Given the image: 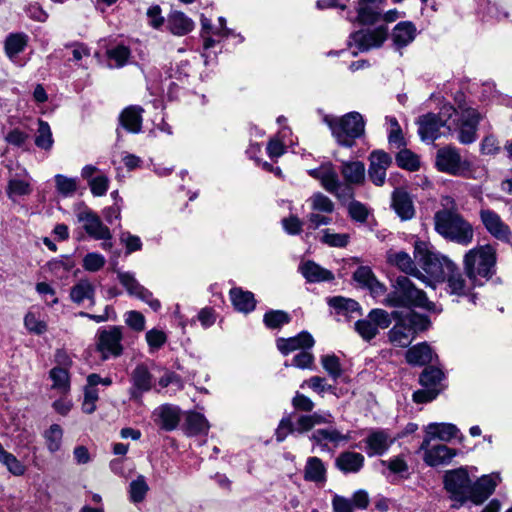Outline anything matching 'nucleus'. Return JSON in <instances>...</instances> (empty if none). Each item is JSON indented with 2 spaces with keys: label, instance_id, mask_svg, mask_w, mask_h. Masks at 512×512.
Listing matches in <instances>:
<instances>
[{
  "label": "nucleus",
  "instance_id": "obj_1",
  "mask_svg": "<svg viewBox=\"0 0 512 512\" xmlns=\"http://www.w3.org/2000/svg\"><path fill=\"white\" fill-rule=\"evenodd\" d=\"M443 205L451 207L435 213L434 226L436 232L447 240L468 246L473 241V226L454 209L455 202L453 198H443Z\"/></svg>",
  "mask_w": 512,
  "mask_h": 512
},
{
  "label": "nucleus",
  "instance_id": "obj_2",
  "mask_svg": "<svg viewBox=\"0 0 512 512\" xmlns=\"http://www.w3.org/2000/svg\"><path fill=\"white\" fill-rule=\"evenodd\" d=\"M414 256L428 275L427 280L425 276L421 280L431 287H434L435 283L444 281L446 276L456 269V265L450 259L431 251L429 244L425 241L415 242Z\"/></svg>",
  "mask_w": 512,
  "mask_h": 512
},
{
  "label": "nucleus",
  "instance_id": "obj_3",
  "mask_svg": "<svg viewBox=\"0 0 512 512\" xmlns=\"http://www.w3.org/2000/svg\"><path fill=\"white\" fill-rule=\"evenodd\" d=\"M464 270L474 285H483L495 272L496 250L491 245L470 249L464 256Z\"/></svg>",
  "mask_w": 512,
  "mask_h": 512
},
{
  "label": "nucleus",
  "instance_id": "obj_4",
  "mask_svg": "<svg viewBox=\"0 0 512 512\" xmlns=\"http://www.w3.org/2000/svg\"><path fill=\"white\" fill-rule=\"evenodd\" d=\"M392 287L393 290L387 294L383 302L386 306L434 310V303L429 301L426 294L418 289L408 277H397Z\"/></svg>",
  "mask_w": 512,
  "mask_h": 512
},
{
  "label": "nucleus",
  "instance_id": "obj_5",
  "mask_svg": "<svg viewBox=\"0 0 512 512\" xmlns=\"http://www.w3.org/2000/svg\"><path fill=\"white\" fill-rule=\"evenodd\" d=\"M324 122L331 130L336 142L347 148L355 144V140L364 135L365 121L358 112H349L342 117L326 115Z\"/></svg>",
  "mask_w": 512,
  "mask_h": 512
},
{
  "label": "nucleus",
  "instance_id": "obj_6",
  "mask_svg": "<svg viewBox=\"0 0 512 512\" xmlns=\"http://www.w3.org/2000/svg\"><path fill=\"white\" fill-rule=\"evenodd\" d=\"M392 317L397 319L396 324L389 330V341L397 347H408L417 331L425 330L428 327V319L420 314L410 311L405 316L399 312H393Z\"/></svg>",
  "mask_w": 512,
  "mask_h": 512
},
{
  "label": "nucleus",
  "instance_id": "obj_7",
  "mask_svg": "<svg viewBox=\"0 0 512 512\" xmlns=\"http://www.w3.org/2000/svg\"><path fill=\"white\" fill-rule=\"evenodd\" d=\"M455 112V108L450 105H444L439 113L426 114L418 120V133L422 141H434L446 134L442 128H446L447 132L452 131L451 118Z\"/></svg>",
  "mask_w": 512,
  "mask_h": 512
},
{
  "label": "nucleus",
  "instance_id": "obj_8",
  "mask_svg": "<svg viewBox=\"0 0 512 512\" xmlns=\"http://www.w3.org/2000/svg\"><path fill=\"white\" fill-rule=\"evenodd\" d=\"M435 166L438 171L453 176L471 177V163L463 159L459 150L453 146L438 149L435 157Z\"/></svg>",
  "mask_w": 512,
  "mask_h": 512
},
{
  "label": "nucleus",
  "instance_id": "obj_9",
  "mask_svg": "<svg viewBox=\"0 0 512 512\" xmlns=\"http://www.w3.org/2000/svg\"><path fill=\"white\" fill-rule=\"evenodd\" d=\"M444 487L455 502L454 508H459L471 498L472 483L468 471L464 467L446 471Z\"/></svg>",
  "mask_w": 512,
  "mask_h": 512
},
{
  "label": "nucleus",
  "instance_id": "obj_10",
  "mask_svg": "<svg viewBox=\"0 0 512 512\" xmlns=\"http://www.w3.org/2000/svg\"><path fill=\"white\" fill-rule=\"evenodd\" d=\"M455 118H451L452 131H458V141L461 144H471L477 138V126L480 114L472 107L459 106V111L453 112Z\"/></svg>",
  "mask_w": 512,
  "mask_h": 512
},
{
  "label": "nucleus",
  "instance_id": "obj_11",
  "mask_svg": "<svg viewBox=\"0 0 512 512\" xmlns=\"http://www.w3.org/2000/svg\"><path fill=\"white\" fill-rule=\"evenodd\" d=\"M122 328L120 326H110L105 329H99L96 334V349L101 354L103 360L111 357L117 358L123 353Z\"/></svg>",
  "mask_w": 512,
  "mask_h": 512
},
{
  "label": "nucleus",
  "instance_id": "obj_12",
  "mask_svg": "<svg viewBox=\"0 0 512 512\" xmlns=\"http://www.w3.org/2000/svg\"><path fill=\"white\" fill-rule=\"evenodd\" d=\"M308 174L319 180L321 186L329 193L334 194L339 199L343 197H351V190L347 187H343L341 184L338 173L334 169L331 163H324L318 168L311 169Z\"/></svg>",
  "mask_w": 512,
  "mask_h": 512
},
{
  "label": "nucleus",
  "instance_id": "obj_13",
  "mask_svg": "<svg viewBox=\"0 0 512 512\" xmlns=\"http://www.w3.org/2000/svg\"><path fill=\"white\" fill-rule=\"evenodd\" d=\"M391 324L389 313L383 309H372L367 317L355 323V330L365 341H370L379 333V329H386Z\"/></svg>",
  "mask_w": 512,
  "mask_h": 512
},
{
  "label": "nucleus",
  "instance_id": "obj_14",
  "mask_svg": "<svg viewBox=\"0 0 512 512\" xmlns=\"http://www.w3.org/2000/svg\"><path fill=\"white\" fill-rule=\"evenodd\" d=\"M443 378L444 373L439 368H426L420 375L423 389L414 392L413 400L417 403H426L435 399L441 391Z\"/></svg>",
  "mask_w": 512,
  "mask_h": 512
},
{
  "label": "nucleus",
  "instance_id": "obj_15",
  "mask_svg": "<svg viewBox=\"0 0 512 512\" xmlns=\"http://www.w3.org/2000/svg\"><path fill=\"white\" fill-rule=\"evenodd\" d=\"M387 35L388 30L384 25L373 30L357 31L351 34L349 45L357 49V51H353V54L356 55L357 52H364L371 48L380 47L386 40Z\"/></svg>",
  "mask_w": 512,
  "mask_h": 512
},
{
  "label": "nucleus",
  "instance_id": "obj_16",
  "mask_svg": "<svg viewBox=\"0 0 512 512\" xmlns=\"http://www.w3.org/2000/svg\"><path fill=\"white\" fill-rule=\"evenodd\" d=\"M77 220L82 224L86 233L95 240H111L109 228L103 224L99 216L91 209L84 207L76 214Z\"/></svg>",
  "mask_w": 512,
  "mask_h": 512
},
{
  "label": "nucleus",
  "instance_id": "obj_17",
  "mask_svg": "<svg viewBox=\"0 0 512 512\" xmlns=\"http://www.w3.org/2000/svg\"><path fill=\"white\" fill-rule=\"evenodd\" d=\"M479 216L483 226L490 235L497 240L512 244V231L498 213L491 209H481Z\"/></svg>",
  "mask_w": 512,
  "mask_h": 512
},
{
  "label": "nucleus",
  "instance_id": "obj_18",
  "mask_svg": "<svg viewBox=\"0 0 512 512\" xmlns=\"http://www.w3.org/2000/svg\"><path fill=\"white\" fill-rule=\"evenodd\" d=\"M419 450L423 452V461L430 467H439L449 465L453 458L458 455V450L450 448L444 444L424 446L422 441Z\"/></svg>",
  "mask_w": 512,
  "mask_h": 512
},
{
  "label": "nucleus",
  "instance_id": "obj_19",
  "mask_svg": "<svg viewBox=\"0 0 512 512\" xmlns=\"http://www.w3.org/2000/svg\"><path fill=\"white\" fill-rule=\"evenodd\" d=\"M369 161V178L375 185L382 186L385 183L386 171L392 163V158L383 150H375L370 154Z\"/></svg>",
  "mask_w": 512,
  "mask_h": 512
},
{
  "label": "nucleus",
  "instance_id": "obj_20",
  "mask_svg": "<svg viewBox=\"0 0 512 512\" xmlns=\"http://www.w3.org/2000/svg\"><path fill=\"white\" fill-rule=\"evenodd\" d=\"M500 480L498 473L480 477L475 483H472L470 501L476 505L483 503L494 492Z\"/></svg>",
  "mask_w": 512,
  "mask_h": 512
},
{
  "label": "nucleus",
  "instance_id": "obj_21",
  "mask_svg": "<svg viewBox=\"0 0 512 512\" xmlns=\"http://www.w3.org/2000/svg\"><path fill=\"white\" fill-rule=\"evenodd\" d=\"M310 439L324 451L328 449V443H331L334 447H338L340 444L348 442L351 437L349 434H343L335 427L330 426L328 428L315 430L311 434Z\"/></svg>",
  "mask_w": 512,
  "mask_h": 512
},
{
  "label": "nucleus",
  "instance_id": "obj_22",
  "mask_svg": "<svg viewBox=\"0 0 512 512\" xmlns=\"http://www.w3.org/2000/svg\"><path fill=\"white\" fill-rule=\"evenodd\" d=\"M425 436L423 438L424 446L437 439L443 442H449L456 438L460 433L456 425L451 423H429L424 428Z\"/></svg>",
  "mask_w": 512,
  "mask_h": 512
},
{
  "label": "nucleus",
  "instance_id": "obj_23",
  "mask_svg": "<svg viewBox=\"0 0 512 512\" xmlns=\"http://www.w3.org/2000/svg\"><path fill=\"white\" fill-rule=\"evenodd\" d=\"M132 387L129 391L130 398L139 401L144 392L152 388V375L147 366L140 364L135 367L131 374Z\"/></svg>",
  "mask_w": 512,
  "mask_h": 512
},
{
  "label": "nucleus",
  "instance_id": "obj_24",
  "mask_svg": "<svg viewBox=\"0 0 512 512\" xmlns=\"http://www.w3.org/2000/svg\"><path fill=\"white\" fill-rule=\"evenodd\" d=\"M155 423L166 431L174 430L180 421V409L174 405H161L153 411Z\"/></svg>",
  "mask_w": 512,
  "mask_h": 512
},
{
  "label": "nucleus",
  "instance_id": "obj_25",
  "mask_svg": "<svg viewBox=\"0 0 512 512\" xmlns=\"http://www.w3.org/2000/svg\"><path fill=\"white\" fill-rule=\"evenodd\" d=\"M354 280L367 288L373 297H379L385 294L386 288L380 283L372 270L367 266H360L353 274Z\"/></svg>",
  "mask_w": 512,
  "mask_h": 512
},
{
  "label": "nucleus",
  "instance_id": "obj_26",
  "mask_svg": "<svg viewBox=\"0 0 512 512\" xmlns=\"http://www.w3.org/2000/svg\"><path fill=\"white\" fill-rule=\"evenodd\" d=\"M314 345V339L308 332H301L295 337L277 340V348L283 355H288L298 349H310Z\"/></svg>",
  "mask_w": 512,
  "mask_h": 512
},
{
  "label": "nucleus",
  "instance_id": "obj_27",
  "mask_svg": "<svg viewBox=\"0 0 512 512\" xmlns=\"http://www.w3.org/2000/svg\"><path fill=\"white\" fill-rule=\"evenodd\" d=\"M32 191L31 178L26 170H23V178H11L6 189L8 198L13 202H17L19 197L29 196Z\"/></svg>",
  "mask_w": 512,
  "mask_h": 512
},
{
  "label": "nucleus",
  "instance_id": "obj_28",
  "mask_svg": "<svg viewBox=\"0 0 512 512\" xmlns=\"http://www.w3.org/2000/svg\"><path fill=\"white\" fill-rule=\"evenodd\" d=\"M299 271L310 283L331 281L334 279V275L330 270L321 267L319 264L311 260L301 262L299 265Z\"/></svg>",
  "mask_w": 512,
  "mask_h": 512
},
{
  "label": "nucleus",
  "instance_id": "obj_29",
  "mask_svg": "<svg viewBox=\"0 0 512 512\" xmlns=\"http://www.w3.org/2000/svg\"><path fill=\"white\" fill-rule=\"evenodd\" d=\"M387 261L388 263L398 267L406 274L413 275L418 279H422L424 277V275L416 268L410 255L404 251L389 250L387 252Z\"/></svg>",
  "mask_w": 512,
  "mask_h": 512
},
{
  "label": "nucleus",
  "instance_id": "obj_30",
  "mask_svg": "<svg viewBox=\"0 0 512 512\" xmlns=\"http://www.w3.org/2000/svg\"><path fill=\"white\" fill-rule=\"evenodd\" d=\"M368 456L383 455L391 444L393 439L383 430L374 431L369 434L365 440Z\"/></svg>",
  "mask_w": 512,
  "mask_h": 512
},
{
  "label": "nucleus",
  "instance_id": "obj_31",
  "mask_svg": "<svg viewBox=\"0 0 512 512\" xmlns=\"http://www.w3.org/2000/svg\"><path fill=\"white\" fill-rule=\"evenodd\" d=\"M168 30L176 36H184L194 29V22L181 11H172L167 18Z\"/></svg>",
  "mask_w": 512,
  "mask_h": 512
},
{
  "label": "nucleus",
  "instance_id": "obj_32",
  "mask_svg": "<svg viewBox=\"0 0 512 512\" xmlns=\"http://www.w3.org/2000/svg\"><path fill=\"white\" fill-rule=\"evenodd\" d=\"M364 460L361 453L346 451L339 454L335 465L343 473H357L362 469Z\"/></svg>",
  "mask_w": 512,
  "mask_h": 512
},
{
  "label": "nucleus",
  "instance_id": "obj_33",
  "mask_svg": "<svg viewBox=\"0 0 512 512\" xmlns=\"http://www.w3.org/2000/svg\"><path fill=\"white\" fill-rule=\"evenodd\" d=\"M447 279V290L450 294L457 296H468L472 288L476 285L457 271V268L446 276Z\"/></svg>",
  "mask_w": 512,
  "mask_h": 512
},
{
  "label": "nucleus",
  "instance_id": "obj_34",
  "mask_svg": "<svg viewBox=\"0 0 512 512\" xmlns=\"http://www.w3.org/2000/svg\"><path fill=\"white\" fill-rule=\"evenodd\" d=\"M230 299L234 308L239 312L249 313L255 309L256 301L250 291L233 288L230 290Z\"/></svg>",
  "mask_w": 512,
  "mask_h": 512
},
{
  "label": "nucleus",
  "instance_id": "obj_35",
  "mask_svg": "<svg viewBox=\"0 0 512 512\" xmlns=\"http://www.w3.org/2000/svg\"><path fill=\"white\" fill-rule=\"evenodd\" d=\"M95 287L88 279L79 280L70 291V298L76 304H82L89 301L94 304Z\"/></svg>",
  "mask_w": 512,
  "mask_h": 512
},
{
  "label": "nucleus",
  "instance_id": "obj_36",
  "mask_svg": "<svg viewBox=\"0 0 512 512\" xmlns=\"http://www.w3.org/2000/svg\"><path fill=\"white\" fill-rule=\"evenodd\" d=\"M392 206L402 220H408L414 216L412 200L404 191L396 190L393 193Z\"/></svg>",
  "mask_w": 512,
  "mask_h": 512
},
{
  "label": "nucleus",
  "instance_id": "obj_37",
  "mask_svg": "<svg viewBox=\"0 0 512 512\" xmlns=\"http://www.w3.org/2000/svg\"><path fill=\"white\" fill-rule=\"evenodd\" d=\"M28 44V36L25 33H11L6 37L4 50L7 57L16 62L20 53L24 51Z\"/></svg>",
  "mask_w": 512,
  "mask_h": 512
},
{
  "label": "nucleus",
  "instance_id": "obj_38",
  "mask_svg": "<svg viewBox=\"0 0 512 512\" xmlns=\"http://www.w3.org/2000/svg\"><path fill=\"white\" fill-rule=\"evenodd\" d=\"M416 36V28L411 22L398 23L392 33V40L397 48H402L410 44Z\"/></svg>",
  "mask_w": 512,
  "mask_h": 512
},
{
  "label": "nucleus",
  "instance_id": "obj_39",
  "mask_svg": "<svg viewBox=\"0 0 512 512\" xmlns=\"http://www.w3.org/2000/svg\"><path fill=\"white\" fill-rule=\"evenodd\" d=\"M433 360V352L427 343H420L409 348L406 352V361L412 365L422 366Z\"/></svg>",
  "mask_w": 512,
  "mask_h": 512
},
{
  "label": "nucleus",
  "instance_id": "obj_40",
  "mask_svg": "<svg viewBox=\"0 0 512 512\" xmlns=\"http://www.w3.org/2000/svg\"><path fill=\"white\" fill-rule=\"evenodd\" d=\"M304 478L314 483H324L326 481V466L318 457H309L304 469Z\"/></svg>",
  "mask_w": 512,
  "mask_h": 512
},
{
  "label": "nucleus",
  "instance_id": "obj_41",
  "mask_svg": "<svg viewBox=\"0 0 512 512\" xmlns=\"http://www.w3.org/2000/svg\"><path fill=\"white\" fill-rule=\"evenodd\" d=\"M143 109L138 106L126 108L120 115L122 126L129 132L138 133L141 130Z\"/></svg>",
  "mask_w": 512,
  "mask_h": 512
},
{
  "label": "nucleus",
  "instance_id": "obj_42",
  "mask_svg": "<svg viewBox=\"0 0 512 512\" xmlns=\"http://www.w3.org/2000/svg\"><path fill=\"white\" fill-rule=\"evenodd\" d=\"M341 173L347 184H362L365 179V166L360 161L344 162Z\"/></svg>",
  "mask_w": 512,
  "mask_h": 512
},
{
  "label": "nucleus",
  "instance_id": "obj_43",
  "mask_svg": "<svg viewBox=\"0 0 512 512\" xmlns=\"http://www.w3.org/2000/svg\"><path fill=\"white\" fill-rule=\"evenodd\" d=\"M52 381L51 389L60 395H66L70 391V375L66 368L54 367L49 372Z\"/></svg>",
  "mask_w": 512,
  "mask_h": 512
},
{
  "label": "nucleus",
  "instance_id": "obj_44",
  "mask_svg": "<svg viewBox=\"0 0 512 512\" xmlns=\"http://www.w3.org/2000/svg\"><path fill=\"white\" fill-rule=\"evenodd\" d=\"M25 328L33 334L42 335L47 331V323L40 311L32 308L24 317Z\"/></svg>",
  "mask_w": 512,
  "mask_h": 512
},
{
  "label": "nucleus",
  "instance_id": "obj_45",
  "mask_svg": "<svg viewBox=\"0 0 512 512\" xmlns=\"http://www.w3.org/2000/svg\"><path fill=\"white\" fill-rule=\"evenodd\" d=\"M45 445L50 453L58 452L62 447L63 429L58 424H52L43 434Z\"/></svg>",
  "mask_w": 512,
  "mask_h": 512
},
{
  "label": "nucleus",
  "instance_id": "obj_46",
  "mask_svg": "<svg viewBox=\"0 0 512 512\" xmlns=\"http://www.w3.org/2000/svg\"><path fill=\"white\" fill-rule=\"evenodd\" d=\"M380 17L379 6L369 2H358L357 20L362 24H373Z\"/></svg>",
  "mask_w": 512,
  "mask_h": 512
},
{
  "label": "nucleus",
  "instance_id": "obj_47",
  "mask_svg": "<svg viewBox=\"0 0 512 512\" xmlns=\"http://www.w3.org/2000/svg\"><path fill=\"white\" fill-rule=\"evenodd\" d=\"M0 463L14 476H22L26 467L12 453L6 451L0 443Z\"/></svg>",
  "mask_w": 512,
  "mask_h": 512
},
{
  "label": "nucleus",
  "instance_id": "obj_48",
  "mask_svg": "<svg viewBox=\"0 0 512 512\" xmlns=\"http://www.w3.org/2000/svg\"><path fill=\"white\" fill-rule=\"evenodd\" d=\"M187 430L192 435L207 433L209 430V422L204 415L197 412H189L186 416Z\"/></svg>",
  "mask_w": 512,
  "mask_h": 512
},
{
  "label": "nucleus",
  "instance_id": "obj_49",
  "mask_svg": "<svg viewBox=\"0 0 512 512\" xmlns=\"http://www.w3.org/2000/svg\"><path fill=\"white\" fill-rule=\"evenodd\" d=\"M320 242L335 248H344L348 245L350 236L346 233H336L331 229L321 231Z\"/></svg>",
  "mask_w": 512,
  "mask_h": 512
},
{
  "label": "nucleus",
  "instance_id": "obj_50",
  "mask_svg": "<svg viewBox=\"0 0 512 512\" xmlns=\"http://www.w3.org/2000/svg\"><path fill=\"white\" fill-rule=\"evenodd\" d=\"M118 279L130 295L137 298L147 296V289L139 284L133 274L129 272H119Z\"/></svg>",
  "mask_w": 512,
  "mask_h": 512
},
{
  "label": "nucleus",
  "instance_id": "obj_51",
  "mask_svg": "<svg viewBox=\"0 0 512 512\" xmlns=\"http://www.w3.org/2000/svg\"><path fill=\"white\" fill-rule=\"evenodd\" d=\"M54 181L57 192L63 197H71L77 191V178L67 177L62 174H56L54 176Z\"/></svg>",
  "mask_w": 512,
  "mask_h": 512
},
{
  "label": "nucleus",
  "instance_id": "obj_52",
  "mask_svg": "<svg viewBox=\"0 0 512 512\" xmlns=\"http://www.w3.org/2000/svg\"><path fill=\"white\" fill-rule=\"evenodd\" d=\"M53 143L54 140L49 124L43 120H39L37 135L35 137V145L40 149L50 150Z\"/></svg>",
  "mask_w": 512,
  "mask_h": 512
},
{
  "label": "nucleus",
  "instance_id": "obj_53",
  "mask_svg": "<svg viewBox=\"0 0 512 512\" xmlns=\"http://www.w3.org/2000/svg\"><path fill=\"white\" fill-rule=\"evenodd\" d=\"M328 304L335 309L338 314L344 315L354 313L360 309L359 304L355 300L341 296L330 298Z\"/></svg>",
  "mask_w": 512,
  "mask_h": 512
},
{
  "label": "nucleus",
  "instance_id": "obj_54",
  "mask_svg": "<svg viewBox=\"0 0 512 512\" xmlns=\"http://www.w3.org/2000/svg\"><path fill=\"white\" fill-rule=\"evenodd\" d=\"M396 163L399 167L416 171L420 167V160L417 154L409 149H401L396 155Z\"/></svg>",
  "mask_w": 512,
  "mask_h": 512
},
{
  "label": "nucleus",
  "instance_id": "obj_55",
  "mask_svg": "<svg viewBox=\"0 0 512 512\" xmlns=\"http://www.w3.org/2000/svg\"><path fill=\"white\" fill-rule=\"evenodd\" d=\"M311 209L316 212L330 214L334 211L335 205L333 201L321 192H316L308 199Z\"/></svg>",
  "mask_w": 512,
  "mask_h": 512
},
{
  "label": "nucleus",
  "instance_id": "obj_56",
  "mask_svg": "<svg viewBox=\"0 0 512 512\" xmlns=\"http://www.w3.org/2000/svg\"><path fill=\"white\" fill-rule=\"evenodd\" d=\"M386 121L389 125L388 128V141L391 145L396 146L397 148H401L406 145L404 140L402 129L397 121V119L393 116H387Z\"/></svg>",
  "mask_w": 512,
  "mask_h": 512
},
{
  "label": "nucleus",
  "instance_id": "obj_57",
  "mask_svg": "<svg viewBox=\"0 0 512 512\" xmlns=\"http://www.w3.org/2000/svg\"><path fill=\"white\" fill-rule=\"evenodd\" d=\"M148 491V485L144 476L139 475L135 480L130 483L129 495L130 499L134 503L141 502Z\"/></svg>",
  "mask_w": 512,
  "mask_h": 512
},
{
  "label": "nucleus",
  "instance_id": "obj_58",
  "mask_svg": "<svg viewBox=\"0 0 512 512\" xmlns=\"http://www.w3.org/2000/svg\"><path fill=\"white\" fill-rule=\"evenodd\" d=\"M263 321L268 328L275 329L289 323L290 317L282 310H271L265 313Z\"/></svg>",
  "mask_w": 512,
  "mask_h": 512
},
{
  "label": "nucleus",
  "instance_id": "obj_59",
  "mask_svg": "<svg viewBox=\"0 0 512 512\" xmlns=\"http://www.w3.org/2000/svg\"><path fill=\"white\" fill-rule=\"evenodd\" d=\"M321 363L324 370L329 374L331 378L337 379L341 376L342 367L340 359L336 355L332 354L322 356Z\"/></svg>",
  "mask_w": 512,
  "mask_h": 512
},
{
  "label": "nucleus",
  "instance_id": "obj_60",
  "mask_svg": "<svg viewBox=\"0 0 512 512\" xmlns=\"http://www.w3.org/2000/svg\"><path fill=\"white\" fill-rule=\"evenodd\" d=\"M105 263L106 260L103 255L96 252H90L84 256L82 266L86 271L97 272L104 267Z\"/></svg>",
  "mask_w": 512,
  "mask_h": 512
},
{
  "label": "nucleus",
  "instance_id": "obj_61",
  "mask_svg": "<svg viewBox=\"0 0 512 512\" xmlns=\"http://www.w3.org/2000/svg\"><path fill=\"white\" fill-rule=\"evenodd\" d=\"M145 338L151 351L159 350L167 341L165 332L156 328L147 331Z\"/></svg>",
  "mask_w": 512,
  "mask_h": 512
},
{
  "label": "nucleus",
  "instance_id": "obj_62",
  "mask_svg": "<svg viewBox=\"0 0 512 512\" xmlns=\"http://www.w3.org/2000/svg\"><path fill=\"white\" fill-rule=\"evenodd\" d=\"M107 54L108 58L111 61H114V66L120 68L127 63L130 57V50L126 46L119 45L115 48L108 50Z\"/></svg>",
  "mask_w": 512,
  "mask_h": 512
},
{
  "label": "nucleus",
  "instance_id": "obj_63",
  "mask_svg": "<svg viewBox=\"0 0 512 512\" xmlns=\"http://www.w3.org/2000/svg\"><path fill=\"white\" fill-rule=\"evenodd\" d=\"M91 193L100 197L106 194L109 187V179L105 175H99L89 180Z\"/></svg>",
  "mask_w": 512,
  "mask_h": 512
},
{
  "label": "nucleus",
  "instance_id": "obj_64",
  "mask_svg": "<svg viewBox=\"0 0 512 512\" xmlns=\"http://www.w3.org/2000/svg\"><path fill=\"white\" fill-rule=\"evenodd\" d=\"M125 323L131 329L140 332L145 328V317L138 311H129L125 314Z\"/></svg>",
  "mask_w": 512,
  "mask_h": 512
}]
</instances>
